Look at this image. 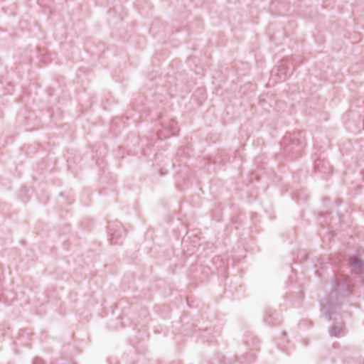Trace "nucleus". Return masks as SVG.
Wrapping results in <instances>:
<instances>
[{
	"mask_svg": "<svg viewBox=\"0 0 364 364\" xmlns=\"http://www.w3.org/2000/svg\"><path fill=\"white\" fill-rule=\"evenodd\" d=\"M265 322L269 326H276L279 323V314L275 311H269L264 317Z\"/></svg>",
	"mask_w": 364,
	"mask_h": 364,
	"instance_id": "nucleus-8",
	"label": "nucleus"
},
{
	"mask_svg": "<svg viewBox=\"0 0 364 364\" xmlns=\"http://www.w3.org/2000/svg\"><path fill=\"white\" fill-rule=\"evenodd\" d=\"M349 264L352 272L355 274H364V262L355 256L349 258Z\"/></svg>",
	"mask_w": 364,
	"mask_h": 364,
	"instance_id": "nucleus-7",
	"label": "nucleus"
},
{
	"mask_svg": "<svg viewBox=\"0 0 364 364\" xmlns=\"http://www.w3.org/2000/svg\"><path fill=\"white\" fill-rule=\"evenodd\" d=\"M162 129L158 131L159 138H167L176 135L178 132L177 122L173 119H169L168 122H163L161 124Z\"/></svg>",
	"mask_w": 364,
	"mask_h": 364,
	"instance_id": "nucleus-4",
	"label": "nucleus"
},
{
	"mask_svg": "<svg viewBox=\"0 0 364 364\" xmlns=\"http://www.w3.org/2000/svg\"><path fill=\"white\" fill-rule=\"evenodd\" d=\"M282 335L283 337H284V336H286L287 333H286V332H282Z\"/></svg>",
	"mask_w": 364,
	"mask_h": 364,
	"instance_id": "nucleus-13",
	"label": "nucleus"
},
{
	"mask_svg": "<svg viewBox=\"0 0 364 364\" xmlns=\"http://www.w3.org/2000/svg\"><path fill=\"white\" fill-rule=\"evenodd\" d=\"M186 242H187V241L186 240H183L182 243H183V245H184Z\"/></svg>",
	"mask_w": 364,
	"mask_h": 364,
	"instance_id": "nucleus-14",
	"label": "nucleus"
},
{
	"mask_svg": "<svg viewBox=\"0 0 364 364\" xmlns=\"http://www.w3.org/2000/svg\"><path fill=\"white\" fill-rule=\"evenodd\" d=\"M108 230L109 240L112 244H120L125 235V230L119 221L109 223Z\"/></svg>",
	"mask_w": 364,
	"mask_h": 364,
	"instance_id": "nucleus-3",
	"label": "nucleus"
},
{
	"mask_svg": "<svg viewBox=\"0 0 364 364\" xmlns=\"http://www.w3.org/2000/svg\"><path fill=\"white\" fill-rule=\"evenodd\" d=\"M351 281L348 276H337L333 284V290L331 293L326 306L323 305L321 311L329 316L336 313V305H340V299L348 297L351 292Z\"/></svg>",
	"mask_w": 364,
	"mask_h": 364,
	"instance_id": "nucleus-1",
	"label": "nucleus"
},
{
	"mask_svg": "<svg viewBox=\"0 0 364 364\" xmlns=\"http://www.w3.org/2000/svg\"><path fill=\"white\" fill-rule=\"evenodd\" d=\"M294 70V65L290 66L287 60H282L276 71L272 70V75H276L279 80L284 81L292 74Z\"/></svg>",
	"mask_w": 364,
	"mask_h": 364,
	"instance_id": "nucleus-5",
	"label": "nucleus"
},
{
	"mask_svg": "<svg viewBox=\"0 0 364 364\" xmlns=\"http://www.w3.org/2000/svg\"><path fill=\"white\" fill-rule=\"evenodd\" d=\"M33 364H44V361L40 358H36L33 360Z\"/></svg>",
	"mask_w": 364,
	"mask_h": 364,
	"instance_id": "nucleus-12",
	"label": "nucleus"
},
{
	"mask_svg": "<svg viewBox=\"0 0 364 364\" xmlns=\"http://www.w3.org/2000/svg\"><path fill=\"white\" fill-rule=\"evenodd\" d=\"M245 358H247V363H250L255 360V355L252 353H248Z\"/></svg>",
	"mask_w": 364,
	"mask_h": 364,
	"instance_id": "nucleus-10",
	"label": "nucleus"
},
{
	"mask_svg": "<svg viewBox=\"0 0 364 364\" xmlns=\"http://www.w3.org/2000/svg\"><path fill=\"white\" fill-rule=\"evenodd\" d=\"M329 333L331 336L341 337L344 335V324L343 323H338L333 325L330 329Z\"/></svg>",
	"mask_w": 364,
	"mask_h": 364,
	"instance_id": "nucleus-9",
	"label": "nucleus"
},
{
	"mask_svg": "<svg viewBox=\"0 0 364 364\" xmlns=\"http://www.w3.org/2000/svg\"><path fill=\"white\" fill-rule=\"evenodd\" d=\"M39 4L43 6H49L50 3L52 1V0H38Z\"/></svg>",
	"mask_w": 364,
	"mask_h": 364,
	"instance_id": "nucleus-11",
	"label": "nucleus"
},
{
	"mask_svg": "<svg viewBox=\"0 0 364 364\" xmlns=\"http://www.w3.org/2000/svg\"><path fill=\"white\" fill-rule=\"evenodd\" d=\"M304 144L305 138L301 132L285 135L282 142L284 154L292 160L301 155Z\"/></svg>",
	"mask_w": 364,
	"mask_h": 364,
	"instance_id": "nucleus-2",
	"label": "nucleus"
},
{
	"mask_svg": "<svg viewBox=\"0 0 364 364\" xmlns=\"http://www.w3.org/2000/svg\"><path fill=\"white\" fill-rule=\"evenodd\" d=\"M332 167L329 162L320 157L314 161V170L316 172L320 173L323 175H328L331 172Z\"/></svg>",
	"mask_w": 364,
	"mask_h": 364,
	"instance_id": "nucleus-6",
	"label": "nucleus"
}]
</instances>
